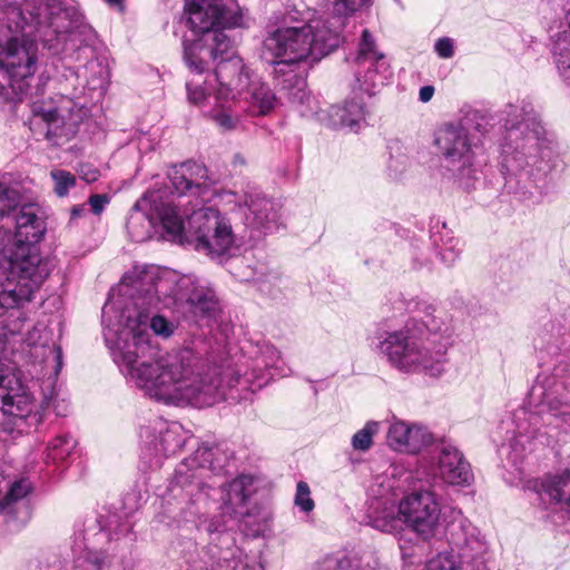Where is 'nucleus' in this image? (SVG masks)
<instances>
[{
    "mask_svg": "<svg viewBox=\"0 0 570 570\" xmlns=\"http://www.w3.org/2000/svg\"><path fill=\"white\" fill-rule=\"evenodd\" d=\"M187 96L190 104L199 105L205 104L208 92L200 83L195 80H189L186 85Z\"/></svg>",
    "mask_w": 570,
    "mask_h": 570,
    "instance_id": "45",
    "label": "nucleus"
},
{
    "mask_svg": "<svg viewBox=\"0 0 570 570\" xmlns=\"http://www.w3.org/2000/svg\"><path fill=\"white\" fill-rule=\"evenodd\" d=\"M478 114H479V111H478V110H475V111L473 112V117H472V119H476V118L479 117V115H478Z\"/></svg>",
    "mask_w": 570,
    "mask_h": 570,
    "instance_id": "55",
    "label": "nucleus"
},
{
    "mask_svg": "<svg viewBox=\"0 0 570 570\" xmlns=\"http://www.w3.org/2000/svg\"><path fill=\"white\" fill-rule=\"evenodd\" d=\"M66 16L60 9H50L43 1L39 2L38 12L36 13V22L40 26H49L55 28V31L62 32L69 31V28L60 24V20Z\"/></svg>",
    "mask_w": 570,
    "mask_h": 570,
    "instance_id": "35",
    "label": "nucleus"
},
{
    "mask_svg": "<svg viewBox=\"0 0 570 570\" xmlns=\"http://www.w3.org/2000/svg\"><path fill=\"white\" fill-rule=\"evenodd\" d=\"M14 219V243L8 254H16L20 249L28 248L35 249L38 255H41L38 244L46 233V223L40 215V208L35 204L22 205Z\"/></svg>",
    "mask_w": 570,
    "mask_h": 570,
    "instance_id": "17",
    "label": "nucleus"
},
{
    "mask_svg": "<svg viewBox=\"0 0 570 570\" xmlns=\"http://www.w3.org/2000/svg\"><path fill=\"white\" fill-rule=\"evenodd\" d=\"M0 399L2 400L0 425L8 433L29 432L42 422L43 411L53 403L52 395L36 404L14 374H0Z\"/></svg>",
    "mask_w": 570,
    "mask_h": 570,
    "instance_id": "9",
    "label": "nucleus"
},
{
    "mask_svg": "<svg viewBox=\"0 0 570 570\" xmlns=\"http://www.w3.org/2000/svg\"><path fill=\"white\" fill-rule=\"evenodd\" d=\"M189 29L197 36L184 41V60L191 72L207 71L232 47L226 29L244 27L236 0H190L185 4Z\"/></svg>",
    "mask_w": 570,
    "mask_h": 570,
    "instance_id": "3",
    "label": "nucleus"
},
{
    "mask_svg": "<svg viewBox=\"0 0 570 570\" xmlns=\"http://www.w3.org/2000/svg\"><path fill=\"white\" fill-rule=\"evenodd\" d=\"M556 16H563L566 22L560 21L558 27L550 26L549 32L552 41L551 52L559 76L570 85V0H549Z\"/></svg>",
    "mask_w": 570,
    "mask_h": 570,
    "instance_id": "16",
    "label": "nucleus"
},
{
    "mask_svg": "<svg viewBox=\"0 0 570 570\" xmlns=\"http://www.w3.org/2000/svg\"><path fill=\"white\" fill-rule=\"evenodd\" d=\"M80 53L88 61L78 68L77 76L85 80V89L91 98H100L105 95L108 85V63L105 59L95 57L91 48H83Z\"/></svg>",
    "mask_w": 570,
    "mask_h": 570,
    "instance_id": "27",
    "label": "nucleus"
},
{
    "mask_svg": "<svg viewBox=\"0 0 570 570\" xmlns=\"http://www.w3.org/2000/svg\"><path fill=\"white\" fill-rule=\"evenodd\" d=\"M120 292L102 307V325L105 342L126 380L165 404L203 409L225 400L239 381L237 373L189 347L161 354L149 333L168 338L177 328L158 313L160 307L181 306L198 320H213L219 309L214 291L191 276L150 268Z\"/></svg>",
    "mask_w": 570,
    "mask_h": 570,
    "instance_id": "1",
    "label": "nucleus"
},
{
    "mask_svg": "<svg viewBox=\"0 0 570 570\" xmlns=\"http://www.w3.org/2000/svg\"><path fill=\"white\" fill-rule=\"evenodd\" d=\"M76 440L70 434H61L56 436L48 443L46 462L58 463L65 461L76 448Z\"/></svg>",
    "mask_w": 570,
    "mask_h": 570,
    "instance_id": "33",
    "label": "nucleus"
},
{
    "mask_svg": "<svg viewBox=\"0 0 570 570\" xmlns=\"http://www.w3.org/2000/svg\"><path fill=\"white\" fill-rule=\"evenodd\" d=\"M83 179L88 183L96 181L99 177V173L97 169H88V171H82Z\"/></svg>",
    "mask_w": 570,
    "mask_h": 570,
    "instance_id": "51",
    "label": "nucleus"
},
{
    "mask_svg": "<svg viewBox=\"0 0 570 570\" xmlns=\"http://www.w3.org/2000/svg\"><path fill=\"white\" fill-rule=\"evenodd\" d=\"M436 55L442 59H450L454 56V41L449 37L439 38L434 43Z\"/></svg>",
    "mask_w": 570,
    "mask_h": 570,
    "instance_id": "46",
    "label": "nucleus"
},
{
    "mask_svg": "<svg viewBox=\"0 0 570 570\" xmlns=\"http://www.w3.org/2000/svg\"><path fill=\"white\" fill-rule=\"evenodd\" d=\"M355 62L358 71L350 105L351 107H366L373 104L372 98L392 75L385 56L377 50L375 38L367 29L362 31Z\"/></svg>",
    "mask_w": 570,
    "mask_h": 570,
    "instance_id": "10",
    "label": "nucleus"
},
{
    "mask_svg": "<svg viewBox=\"0 0 570 570\" xmlns=\"http://www.w3.org/2000/svg\"><path fill=\"white\" fill-rule=\"evenodd\" d=\"M215 61V79L218 82L216 96L218 99H227L234 96L235 90H240L248 83V73L240 57L235 56L233 46L230 49L217 57Z\"/></svg>",
    "mask_w": 570,
    "mask_h": 570,
    "instance_id": "20",
    "label": "nucleus"
},
{
    "mask_svg": "<svg viewBox=\"0 0 570 570\" xmlns=\"http://www.w3.org/2000/svg\"><path fill=\"white\" fill-rule=\"evenodd\" d=\"M220 452L219 446H199L191 456L177 465L168 492L186 521H193L207 512L212 489L203 479L206 472L224 468L225 462L218 458Z\"/></svg>",
    "mask_w": 570,
    "mask_h": 570,
    "instance_id": "5",
    "label": "nucleus"
},
{
    "mask_svg": "<svg viewBox=\"0 0 570 570\" xmlns=\"http://www.w3.org/2000/svg\"><path fill=\"white\" fill-rule=\"evenodd\" d=\"M226 530V524L225 522L222 521V519L219 518H213L210 519L206 527H205V531L212 535V534H216V533H223L224 531Z\"/></svg>",
    "mask_w": 570,
    "mask_h": 570,
    "instance_id": "49",
    "label": "nucleus"
},
{
    "mask_svg": "<svg viewBox=\"0 0 570 570\" xmlns=\"http://www.w3.org/2000/svg\"><path fill=\"white\" fill-rule=\"evenodd\" d=\"M459 563L453 552H441L432 558L425 567V570H458Z\"/></svg>",
    "mask_w": 570,
    "mask_h": 570,
    "instance_id": "41",
    "label": "nucleus"
},
{
    "mask_svg": "<svg viewBox=\"0 0 570 570\" xmlns=\"http://www.w3.org/2000/svg\"><path fill=\"white\" fill-rule=\"evenodd\" d=\"M257 491V480L249 474H242L220 487L222 514L230 519L238 518L249 509L250 499Z\"/></svg>",
    "mask_w": 570,
    "mask_h": 570,
    "instance_id": "21",
    "label": "nucleus"
},
{
    "mask_svg": "<svg viewBox=\"0 0 570 570\" xmlns=\"http://www.w3.org/2000/svg\"><path fill=\"white\" fill-rule=\"evenodd\" d=\"M380 431V423L368 421L361 430H358L351 440L352 448L355 451L365 452L373 445V436Z\"/></svg>",
    "mask_w": 570,
    "mask_h": 570,
    "instance_id": "36",
    "label": "nucleus"
},
{
    "mask_svg": "<svg viewBox=\"0 0 570 570\" xmlns=\"http://www.w3.org/2000/svg\"><path fill=\"white\" fill-rule=\"evenodd\" d=\"M238 522L240 531L246 537L257 538L263 535L268 529L269 515L266 511L257 505L249 507L245 513L238 514V518H233Z\"/></svg>",
    "mask_w": 570,
    "mask_h": 570,
    "instance_id": "32",
    "label": "nucleus"
},
{
    "mask_svg": "<svg viewBox=\"0 0 570 570\" xmlns=\"http://www.w3.org/2000/svg\"><path fill=\"white\" fill-rule=\"evenodd\" d=\"M507 129L509 142L502 146L501 171L503 175H515L528 166L529 157L537 147L543 128L533 119H529L507 125Z\"/></svg>",
    "mask_w": 570,
    "mask_h": 570,
    "instance_id": "12",
    "label": "nucleus"
},
{
    "mask_svg": "<svg viewBox=\"0 0 570 570\" xmlns=\"http://www.w3.org/2000/svg\"><path fill=\"white\" fill-rule=\"evenodd\" d=\"M37 69L36 41L10 28H0V76L8 81V87L0 83V96L4 101L21 104Z\"/></svg>",
    "mask_w": 570,
    "mask_h": 570,
    "instance_id": "6",
    "label": "nucleus"
},
{
    "mask_svg": "<svg viewBox=\"0 0 570 570\" xmlns=\"http://www.w3.org/2000/svg\"><path fill=\"white\" fill-rule=\"evenodd\" d=\"M535 490L543 502L563 503L570 508V468L547 475Z\"/></svg>",
    "mask_w": 570,
    "mask_h": 570,
    "instance_id": "29",
    "label": "nucleus"
},
{
    "mask_svg": "<svg viewBox=\"0 0 570 570\" xmlns=\"http://www.w3.org/2000/svg\"><path fill=\"white\" fill-rule=\"evenodd\" d=\"M434 95V87L433 86H424L420 89L419 97L421 102L426 104L429 102Z\"/></svg>",
    "mask_w": 570,
    "mask_h": 570,
    "instance_id": "50",
    "label": "nucleus"
},
{
    "mask_svg": "<svg viewBox=\"0 0 570 570\" xmlns=\"http://www.w3.org/2000/svg\"><path fill=\"white\" fill-rule=\"evenodd\" d=\"M373 0H338L334 4V12L337 17L348 16L360 8L368 6Z\"/></svg>",
    "mask_w": 570,
    "mask_h": 570,
    "instance_id": "43",
    "label": "nucleus"
},
{
    "mask_svg": "<svg viewBox=\"0 0 570 570\" xmlns=\"http://www.w3.org/2000/svg\"><path fill=\"white\" fill-rule=\"evenodd\" d=\"M55 183L53 190L59 197L68 194L69 189L76 185V177L71 173L62 169H55L50 173Z\"/></svg>",
    "mask_w": 570,
    "mask_h": 570,
    "instance_id": "39",
    "label": "nucleus"
},
{
    "mask_svg": "<svg viewBox=\"0 0 570 570\" xmlns=\"http://www.w3.org/2000/svg\"><path fill=\"white\" fill-rule=\"evenodd\" d=\"M314 117L328 128L357 132L366 125L365 109H316Z\"/></svg>",
    "mask_w": 570,
    "mask_h": 570,
    "instance_id": "28",
    "label": "nucleus"
},
{
    "mask_svg": "<svg viewBox=\"0 0 570 570\" xmlns=\"http://www.w3.org/2000/svg\"><path fill=\"white\" fill-rule=\"evenodd\" d=\"M181 242L179 245L191 244L197 252L212 257L227 254L234 244V234L228 220L214 207L202 206L181 218Z\"/></svg>",
    "mask_w": 570,
    "mask_h": 570,
    "instance_id": "8",
    "label": "nucleus"
},
{
    "mask_svg": "<svg viewBox=\"0 0 570 570\" xmlns=\"http://www.w3.org/2000/svg\"><path fill=\"white\" fill-rule=\"evenodd\" d=\"M294 504L305 513L314 510L315 503L311 497V489L304 481L297 483Z\"/></svg>",
    "mask_w": 570,
    "mask_h": 570,
    "instance_id": "40",
    "label": "nucleus"
},
{
    "mask_svg": "<svg viewBox=\"0 0 570 570\" xmlns=\"http://www.w3.org/2000/svg\"><path fill=\"white\" fill-rule=\"evenodd\" d=\"M161 189L147 190L131 208L127 219V232L129 237L141 243L149 239L156 226L163 229L161 237L171 243L181 242V215L178 207L165 197Z\"/></svg>",
    "mask_w": 570,
    "mask_h": 570,
    "instance_id": "7",
    "label": "nucleus"
},
{
    "mask_svg": "<svg viewBox=\"0 0 570 570\" xmlns=\"http://www.w3.org/2000/svg\"><path fill=\"white\" fill-rule=\"evenodd\" d=\"M109 198L107 195L96 194L89 197L88 204L94 214L99 215L105 206L108 204Z\"/></svg>",
    "mask_w": 570,
    "mask_h": 570,
    "instance_id": "47",
    "label": "nucleus"
},
{
    "mask_svg": "<svg viewBox=\"0 0 570 570\" xmlns=\"http://www.w3.org/2000/svg\"><path fill=\"white\" fill-rule=\"evenodd\" d=\"M170 186L179 197H194L199 203L209 202L214 195V181L207 168L196 161H186L174 166L168 173Z\"/></svg>",
    "mask_w": 570,
    "mask_h": 570,
    "instance_id": "15",
    "label": "nucleus"
},
{
    "mask_svg": "<svg viewBox=\"0 0 570 570\" xmlns=\"http://www.w3.org/2000/svg\"><path fill=\"white\" fill-rule=\"evenodd\" d=\"M543 424L570 428V374L554 379L542 394Z\"/></svg>",
    "mask_w": 570,
    "mask_h": 570,
    "instance_id": "18",
    "label": "nucleus"
},
{
    "mask_svg": "<svg viewBox=\"0 0 570 570\" xmlns=\"http://www.w3.org/2000/svg\"><path fill=\"white\" fill-rule=\"evenodd\" d=\"M106 1L110 4H116V6H118L122 2V0H106Z\"/></svg>",
    "mask_w": 570,
    "mask_h": 570,
    "instance_id": "53",
    "label": "nucleus"
},
{
    "mask_svg": "<svg viewBox=\"0 0 570 570\" xmlns=\"http://www.w3.org/2000/svg\"><path fill=\"white\" fill-rule=\"evenodd\" d=\"M87 210V207L85 204L73 206L71 209V219H76L78 217H81Z\"/></svg>",
    "mask_w": 570,
    "mask_h": 570,
    "instance_id": "52",
    "label": "nucleus"
},
{
    "mask_svg": "<svg viewBox=\"0 0 570 570\" xmlns=\"http://www.w3.org/2000/svg\"><path fill=\"white\" fill-rule=\"evenodd\" d=\"M268 110H269V109H261V112H259V114H262V115H266V114H267L266 111H268Z\"/></svg>",
    "mask_w": 570,
    "mask_h": 570,
    "instance_id": "56",
    "label": "nucleus"
},
{
    "mask_svg": "<svg viewBox=\"0 0 570 570\" xmlns=\"http://www.w3.org/2000/svg\"><path fill=\"white\" fill-rule=\"evenodd\" d=\"M107 538L108 533L99 530L90 537H83L81 541L76 539L73 570H109L114 563V554L111 553L114 549L101 547Z\"/></svg>",
    "mask_w": 570,
    "mask_h": 570,
    "instance_id": "19",
    "label": "nucleus"
},
{
    "mask_svg": "<svg viewBox=\"0 0 570 570\" xmlns=\"http://www.w3.org/2000/svg\"><path fill=\"white\" fill-rule=\"evenodd\" d=\"M248 207L259 222L273 219L269 214V212L273 209V204L269 199L265 197L252 199L248 204Z\"/></svg>",
    "mask_w": 570,
    "mask_h": 570,
    "instance_id": "42",
    "label": "nucleus"
},
{
    "mask_svg": "<svg viewBox=\"0 0 570 570\" xmlns=\"http://www.w3.org/2000/svg\"><path fill=\"white\" fill-rule=\"evenodd\" d=\"M285 21L279 20L267 27L263 42L262 58L272 66H282L285 60Z\"/></svg>",
    "mask_w": 570,
    "mask_h": 570,
    "instance_id": "31",
    "label": "nucleus"
},
{
    "mask_svg": "<svg viewBox=\"0 0 570 570\" xmlns=\"http://www.w3.org/2000/svg\"><path fill=\"white\" fill-rule=\"evenodd\" d=\"M29 124L32 131L43 135L55 145L69 140L76 134L75 125L66 122L58 109H36Z\"/></svg>",
    "mask_w": 570,
    "mask_h": 570,
    "instance_id": "25",
    "label": "nucleus"
},
{
    "mask_svg": "<svg viewBox=\"0 0 570 570\" xmlns=\"http://www.w3.org/2000/svg\"><path fill=\"white\" fill-rule=\"evenodd\" d=\"M449 541L452 549L458 550L462 567L472 570H489L483 557L488 552V543L479 529L466 520L454 521L449 527Z\"/></svg>",
    "mask_w": 570,
    "mask_h": 570,
    "instance_id": "14",
    "label": "nucleus"
},
{
    "mask_svg": "<svg viewBox=\"0 0 570 570\" xmlns=\"http://www.w3.org/2000/svg\"><path fill=\"white\" fill-rule=\"evenodd\" d=\"M367 524L386 533L399 532L403 527V518H400L392 503L376 500L370 508L366 515Z\"/></svg>",
    "mask_w": 570,
    "mask_h": 570,
    "instance_id": "30",
    "label": "nucleus"
},
{
    "mask_svg": "<svg viewBox=\"0 0 570 570\" xmlns=\"http://www.w3.org/2000/svg\"><path fill=\"white\" fill-rule=\"evenodd\" d=\"M438 475L451 485H469L473 479L471 466L454 445L442 443L436 448Z\"/></svg>",
    "mask_w": 570,
    "mask_h": 570,
    "instance_id": "22",
    "label": "nucleus"
},
{
    "mask_svg": "<svg viewBox=\"0 0 570 570\" xmlns=\"http://www.w3.org/2000/svg\"><path fill=\"white\" fill-rule=\"evenodd\" d=\"M252 96L254 99V107H274L275 95L271 91V89L267 86H258L253 90Z\"/></svg>",
    "mask_w": 570,
    "mask_h": 570,
    "instance_id": "44",
    "label": "nucleus"
},
{
    "mask_svg": "<svg viewBox=\"0 0 570 570\" xmlns=\"http://www.w3.org/2000/svg\"><path fill=\"white\" fill-rule=\"evenodd\" d=\"M406 309L412 316L405 326L380 337L377 350L401 371L439 374V365L449 344V327L443 317L436 315V308L426 301L411 299Z\"/></svg>",
    "mask_w": 570,
    "mask_h": 570,
    "instance_id": "2",
    "label": "nucleus"
},
{
    "mask_svg": "<svg viewBox=\"0 0 570 570\" xmlns=\"http://www.w3.org/2000/svg\"><path fill=\"white\" fill-rule=\"evenodd\" d=\"M431 441L432 435L425 428L400 420L391 422L386 434L387 445L396 452L406 454L419 453Z\"/></svg>",
    "mask_w": 570,
    "mask_h": 570,
    "instance_id": "23",
    "label": "nucleus"
},
{
    "mask_svg": "<svg viewBox=\"0 0 570 570\" xmlns=\"http://www.w3.org/2000/svg\"><path fill=\"white\" fill-rule=\"evenodd\" d=\"M403 524L423 539L432 538L440 524L441 508L431 490H415L404 495L399 503Z\"/></svg>",
    "mask_w": 570,
    "mask_h": 570,
    "instance_id": "13",
    "label": "nucleus"
},
{
    "mask_svg": "<svg viewBox=\"0 0 570 570\" xmlns=\"http://www.w3.org/2000/svg\"><path fill=\"white\" fill-rule=\"evenodd\" d=\"M27 343L30 346V354L49 371L50 376L55 379L62 368V351L56 343H49V332L45 327H35L27 336Z\"/></svg>",
    "mask_w": 570,
    "mask_h": 570,
    "instance_id": "26",
    "label": "nucleus"
},
{
    "mask_svg": "<svg viewBox=\"0 0 570 570\" xmlns=\"http://www.w3.org/2000/svg\"><path fill=\"white\" fill-rule=\"evenodd\" d=\"M19 191L0 183V217L9 215L19 206Z\"/></svg>",
    "mask_w": 570,
    "mask_h": 570,
    "instance_id": "38",
    "label": "nucleus"
},
{
    "mask_svg": "<svg viewBox=\"0 0 570 570\" xmlns=\"http://www.w3.org/2000/svg\"><path fill=\"white\" fill-rule=\"evenodd\" d=\"M461 249L455 248V246L444 247L440 252L441 261L451 266L460 256Z\"/></svg>",
    "mask_w": 570,
    "mask_h": 570,
    "instance_id": "48",
    "label": "nucleus"
},
{
    "mask_svg": "<svg viewBox=\"0 0 570 570\" xmlns=\"http://www.w3.org/2000/svg\"><path fill=\"white\" fill-rule=\"evenodd\" d=\"M106 542H108V544H111V541H109V537L107 538ZM102 543H105V541Z\"/></svg>",
    "mask_w": 570,
    "mask_h": 570,
    "instance_id": "57",
    "label": "nucleus"
},
{
    "mask_svg": "<svg viewBox=\"0 0 570 570\" xmlns=\"http://www.w3.org/2000/svg\"><path fill=\"white\" fill-rule=\"evenodd\" d=\"M471 119L454 125L446 124L435 135V144L444 155L449 177L464 189H469L475 178L474 151L468 130Z\"/></svg>",
    "mask_w": 570,
    "mask_h": 570,
    "instance_id": "11",
    "label": "nucleus"
},
{
    "mask_svg": "<svg viewBox=\"0 0 570 570\" xmlns=\"http://www.w3.org/2000/svg\"><path fill=\"white\" fill-rule=\"evenodd\" d=\"M208 117L223 131L236 129L240 124V119L233 115L232 109H209Z\"/></svg>",
    "mask_w": 570,
    "mask_h": 570,
    "instance_id": "37",
    "label": "nucleus"
},
{
    "mask_svg": "<svg viewBox=\"0 0 570 570\" xmlns=\"http://www.w3.org/2000/svg\"><path fill=\"white\" fill-rule=\"evenodd\" d=\"M32 491V484L29 479L21 478L13 481L6 495L0 500V504L7 513L13 511L14 504L24 499Z\"/></svg>",
    "mask_w": 570,
    "mask_h": 570,
    "instance_id": "34",
    "label": "nucleus"
},
{
    "mask_svg": "<svg viewBox=\"0 0 570 570\" xmlns=\"http://www.w3.org/2000/svg\"><path fill=\"white\" fill-rule=\"evenodd\" d=\"M343 20L340 17L330 19H305L303 13H292L287 9V68L291 65L318 61L334 51L341 42ZM287 69V83L292 81ZM306 73L304 67L295 73L294 83L287 85V102L291 105H309L306 92Z\"/></svg>",
    "mask_w": 570,
    "mask_h": 570,
    "instance_id": "4",
    "label": "nucleus"
},
{
    "mask_svg": "<svg viewBox=\"0 0 570 570\" xmlns=\"http://www.w3.org/2000/svg\"><path fill=\"white\" fill-rule=\"evenodd\" d=\"M475 129H476L478 131H485V129H484L480 124H476V125H475Z\"/></svg>",
    "mask_w": 570,
    "mask_h": 570,
    "instance_id": "54",
    "label": "nucleus"
},
{
    "mask_svg": "<svg viewBox=\"0 0 570 570\" xmlns=\"http://www.w3.org/2000/svg\"><path fill=\"white\" fill-rule=\"evenodd\" d=\"M154 431L158 433L156 436L149 428L140 429V438L145 440L148 449L154 450L156 455L169 456L176 454L186 443L187 432L177 423H159V428Z\"/></svg>",
    "mask_w": 570,
    "mask_h": 570,
    "instance_id": "24",
    "label": "nucleus"
}]
</instances>
